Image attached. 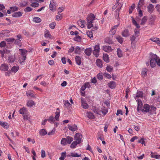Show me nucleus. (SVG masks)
I'll list each match as a JSON object with an SVG mask.
<instances>
[{"instance_id": "11", "label": "nucleus", "mask_w": 160, "mask_h": 160, "mask_svg": "<svg viewBox=\"0 0 160 160\" xmlns=\"http://www.w3.org/2000/svg\"><path fill=\"white\" fill-rule=\"evenodd\" d=\"M122 35L123 37H126L129 36L130 34L128 29H126L122 32Z\"/></svg>"}, {"instance_id": "57", "label": "nucleus", "mask_w": 160, "mask_h": 160, "mask_svg": "<svg viewBox=\"0 0 160 160\" xmlns=\"http://www.w3.org/2000/svg\"><path fill=\"white\" fill-rule=\"evenodd\" d=\"M84 22V21L82 20L78 22V24L80 25V27L81 28H83L84 27V25L83 23Z\"/></svg>"}, {"instance_id": "41", "label": "nucleus", "mask_w": 160, "mask_h": 160, "mask_svg": "<svg viewBox=\"0 0 160 160\" xmlns=\"http://www.w3.org/2000/svg\"><path fill=\"white\" fill-rule=\"evenodd\" d=\"M26 112V109L24 108H21L19 110V113L23 115Z\"/></svg>"}, {"instance_id": "17", "label": "nucleus", "mask_w": 160, "mask_h": 160, "mask_svg": "<svg viewBox=\"0 0 160 160\" xmlns=\"http://www.w3.org/2000/svg\"><path fill=\"white\" fill-rule=\"evenodd\" d=\"M154 6L152 4H149L147 7L148 11L150 13L152 12L154 10Z\"/></svg>"}, {"instance_id": "33", "label": "nucleus", "mask_w": 160, "mask_h": 160, "mask_svg": "<svg viewBox=\"0 0 160 160\" xmlns=\"http://www.w3.org/2000/svg\"><path fill=\"white\" fill-rule=\"evenodd\" d=\"M150 40L157 43H159V42H160L159 38H150Z\"/></svg>"}, {"instance_id": "34", "label": "nucleus", "mask_w": 160, "mask_h": 160, "mask_svg": "<svg viewBox=\"0 0 160 160\" xmlns=\"http://www.w3.org/2000/svg\"><path fill=\"white\" fill-rule=\"evenodd\" d=\"M81 49L78 46H77L75 49V53L76 54H80Z\"/></svg>"}, {"instance_id": "24", "label": "nucleus", "mask_w": 160, "mask_h": 160, "mask_svg": "<svg viewBox=\"0 0 160 160\" xmlns=\"http://www.w3.org/2000/svg\"><path fill=\"white\" fill-rule=\"evenodd\" d=\"M119 24L120 23H119L118 25H115L112 27V29L110 30V32H112V34L114 35L115 34L116 31L115 30H113L116 28L119 25Z\"/></svg>"}, {"instance_id": "49", "label": "nucleus", "mask_w": 160, "mask_h": 160, "mask_svg": "<svg viewBox=\"0 0 160 160\" xmlns=\"http://www.w3.org/2000/svg\"><path fill=\"white\" fill-rule=\"evenodd\" d=\"M67 140L66 138H62L61 141V143L62 145L64 146L67 143Z\"/></svg>"}, {"instance_id": "58", "label": "nucleus", "mask_w": 160, "mask_h": 160, "mask_svg": "<svg viewBox=\"0 0 160 160\" xmlns=\"http://www.w3.org/2000/svg\"><path fill=\"white\" fill-rule=\"evenodd\" d=\"M27 3L25 2H22L20 3V7H24L27 5Z\"/></svg>"}, {"instance_id": "56", "label": "nucleus", "mask_w": 160, "mask_h": 160, "mask_svg": "<svg viewBox=\"0 0 160 160\" xmlns=\"http://www.w3.org/2000/svg\"><path fill=\"white\" fill-rule=\"evenodd\" d=\"M27 95L28 96H29L30 97H35L34 95L29 92H27Z\"/></svg>"}, {"instance_id": "23", "label": "nucleus", "mask_w": 160, "mask_h": 160, "mask_svg": "<svg viewBox=\"0 0 160 160\" xmlns=\"http://www.w3.org/2000/svg\"><path fill=\"white\" fill-rule=\"evenodd\" d=\"M103 60L107 63L109 62V58L108 57V55L107 54H103Z\"/></svg>"}, {"instance_id": "42", "label": "nucleus", "mask_w": 160, "mask_h": 160, "mask_svg": "<svg viewBox=\"0 0 160 160\" xmlns=\"http://www.w3.org/2000/svg\"><path fill=\"white\" fill-rule=\"evenodd\" d=\"M97 78L100 80H102L103 78V74L102 73H99L97 75Z\"/></svg>"}, {"instance_id": "14", "label": "nucleus", "mask_w": 160, "mask_h": 160, "mask_svg": "<svg viewBox=\"0 0 160 160\" xmlns=\"http://www.w3.org/2000/svg\"><path fill=\"white\" fill-rule=\"evenodd\" d=\"M64 105L68 110H70L72 109V105L68 100L65 101Z\"/></svg>"}, {"instance_id": "43", "label": "nucleus", "mask_w": 160, "mask_h": 160, "mask_svg": "<svg viewBox=\"0 0 160 160\" xmlns=\"http://www.w3.org/2000/svg\"><path fill=\"white\" fill-rule=\"evenodd\" d=\"M35 104V103L32 100L29 101L27 104V106L28 107H32Z\"/></svg>"}, {"instance_id": "31", "label": "nucleus", "mask_w": 160, "mask_h": 160, "mask_svg": "<svg viewBox=\"0 0 160 160\" xmlns=\"http://www.w3.org/2000/svg\"><path fill=\"white\" fill-rule=\"evenodd\" d=\"M67 140V143L70 144L73 140V138L72 137L70 136H67L66 138Z\"/></svg>"}, {"instance_id": "3", "label": "nucleus", "mask_w": 160, "mask_h": 160, "mask_svg": "<svg viewBox=\"0 0 160 160\" xmlns=\"http://www.w3.org/2000/svg\"><path fill=\"white\" fill-rule=\"evenodd\" d=\"M100 50V48L99 45H96L95 46L93 53L96 57H98L99 56Z\"/></svg>"}, {"instance_id": "6", "label": "nucleus", "mask_w": 160, "mask_h": 160, "mask_svg": "<svg viewBox=\"0 0 160 160\" xmlns=\"http://www.w3.org/2000/svg\"><path fill=\"white\" fill-rule=\"evenodd\" d=\"M82 136L80 133H76L75 136V141L80 143L81 142V139Z\"/></svg>"}, {"instance_id": "12", "label": "nucleus", "mask_w": 160, "mask_h": 160, "mask_svg": "<svg viewBox=\"0 0 160 160\" xmlns=\"http://www.w3.org/2000/svg\"><path fill=\"white\" fill-rule=\"evenodd\" d=\"M103 50L105 52H110L112 50L111 46H105L103 47Z\"/></svg>"}, {"instance_id": "35", "label": "nucleus", "mask_w": 160, "mask_h": 160, "mask_svg": "<svg viewBox=\"0 0 160 160\" xmlns=\"http://www.w3.org/2000/svg\"><path fill=\"white\" fill-rule=\"evenodd\" d=\"M33 21L36 23H39L41 22L42 20L39 17H36L33 18Z\"/></svg>"}, {"instance_id": "8", "label": "nucleus", "mask_w": 160, "mask_h": 160, "mask_svg": "<svg viewBox=\"0 0 160 160\" xmlns=\"http://www.w3.org/2000/svg\"><path fill=\"white\" fill-rule=\"evenodd\" d=\"M121 6L118 7V8L115 11V18L117 19L118 21L120 20V18L119 17V13Z\"/></svg>"}, {"instance_id": "18", "label": "nucleus", "mask_w": 160, "mask_h": 160, "mask_svg": "<svg viewBox=\"0 0 160 160\" xmlns=\"http://www.w3.org/2000/svg\"><path fill=\"white\" fill-rule=\"evenodd\" d=\"M87 117L89 119H92L94 118L95 116L93 113L91 112H87Z\"/></svg>"}, {"instance_id": "21", "label": "nucleus", "mask_w": 160, "mask_h": 160, "mask_svg": "<svg viewBox=\"0 0 160 160\" xmlns=\"http://www.w3.org/2000/svg\"><path fill=\"white\" fill-rule=\"evenodd\" d=\"M22 13L20 12H14L12 15L13 17L18 18L21 16Z\"/></svg>"}, {"instance_id": "55", "label": "nucleus", "mask_w": 160, "mask_h": 160, "mask_svg": "<svg viewBox=\"0 0 160 160\" xmlns=\"http://www.w3.org/2000/svg\"><path fill=\"white\" fill-rule=\"evenodd\" d=\"M71 156L75 157H78L81 156V155H78L77 153H71Z\"/></svg>"}, {"instance_id": "9", "label": "nucleus", "mask_w": 160, "mask_h": 160, "mask_svg": "<svg viewBox=\"0 0 160 160\" xmlns=\"http://www.w3.org/2000/svg\"><path fill=\"white\" fill-rule=\"evenodd\" d=\"M68 126L69 129L72 132L75 131L78 129L77 127L75 124H74L72 126L68 124Z\"/></svg>"}, {"instance_id": "16", "label": "nucleus", "mask_w": 160, "mask_h": 160, "mask_svg": "<svg viewBox=\"0 0 160 160\" xmlns=\"http://www.w3.org/2000/svg\"><path fill=\"white\" fill-rule=\"evenodd\" d=\"M108 86L112 89L114 88L116 86V84L114 81L110 82L108 84Z\"/></svg>"}, {"instance_id": "53", "label": "nucleus", "mask_w": 160, "mask_h": 160, "mask_svg": "<svg viewBox=\"0 0 160 160\" xmlns=\"http://www.w3.org/2000/svg\"><path fill=\"white\" fill-rule=\"evenodd\" d=\"M135 5L134 4H133L132 6L130 8L129 10V13H132V11L134 8H135Z\"/></svg>"}, {"instance_id": "27", "label": "nucleus", "mask_w": 160, "mask_h": 160, "mask_svg": "<svg viewBox=\"0 0 160 160\" xmlns=\"http://www.w3.org/2000/svg\"><path fill=\"white\" fill-rule=\"evenodd\" d=\"M144 4V0H139L138 6L137 7V9H140V7H142L143 5Z\"/></svg>"}, {"instance_id": "2", "label": "nucleus", "mask_w": 160, "mask_h": 160, "mask_svg": "<svg viewBox=\"0 0 160 160\" xmlns=\"http://www.w3.org/2000/svg\"><path fill=\"white\" fill-rule=\"evenodd\" d=\"M150 61V65L153 68L156 65V63L159 66H160V59L159 57L155 54L151 53Z\"/></svg>"}, {"instance_id": "60", "label": "nucleus", "mask_w": 160, "mask_h": 160, "mask_svg": "<svg viewBox=\"0 0 160 160\" xmlns=\"http://www.w3.org/2000/svg\"><path fill=\"white\" fill-rule=\"evenodd\" d=\"M136 37H137L134 35L130 37V40H131L132 42H135Z\"/></svg>"}, {"instance_id": "52", "label": "nucleus", "mask_w": 160, "mask_h": 160, "mask_svg": "<svg viewBox=\"0 0 160 160\" xmlns=\"http://www.w3.org/2000/svg\"><path fill=\"white\" fill-rule=\"evenodd\" d=\"M73 39L75 41L80 42L81 41V38L80 36H78L77 37L74 38Z\"/></svg>"}, {"instance_id": "19", "label": "nucleus", "mask_w": 160, "mask_h": 160, "mask_svg": "<svg viewBox=\"0 0 160 160\" xmlns=\"http://www.w3.org/2000/svg\"><path fill=\"white\" fill-rule=\"evenodd\" d=\"M156 110V108L153 106H151L150 107V110L149 113L151 115H152L155 113V111Z\"/></svg>"}, {"instance_id": "54", "label": "nucleus", "mask_w": 160, "mask_h": 160, "mask_svg": "<svg viewBox=\"0 0 160 160\" xmlns=\"http://www.w3.org/2000/svg\"><path fill=\"white\" fill-rule=\"evenodd\" d=\"M32 10V8L30 7H27L25 8L24 11L25 12H28L31 11Z\"/></svg>"}, {"instance_id": "48", "label": "nucleus", "mask_w": 160, "mask_h": 160, "mask_svg": "<svg viewBox=\"0 0 160 160\" xmlns=\"http://www.w3.org/2000/svg\"><path fill=\"white\" fill-rule=\"evenodd\" d=\"M10 9L12 12H15L18 11L19 8L16 6L11 7H10Z\"/></svg>"}, {"instance_id": "36", "label": "nucleus", "mask_w": 160, "mask_h": 160, "mask_svg": "<svg viewBox=\"0 0 160 160\" xmlns=\"http://www.w3.org/2000/svg\"><path fill=\"white\" fill-rule=\"evenodd\" d=\"M9 32V31L7 30L2 31L0 35L1 36H7V34Z\"/></svg>"}, {"instance_id": "25", "label": "nucleus", "mask_w": 160, "mask_h": 160, "mask_svg": "<svg viewBox=\"0 0 160 160\" xmlns=\"http://www.w3.org/2000/svg\"><path fill=\"white\" fill-rule=\"evenodd\" d=\"M48 121L51 124L55 123V121L54 118L52 116H50L47 119Z\"/></svg>"}, {"instance_id": "45", "label": "nucleus", "mask_w": 160, "mask_h": 160, "mask_svg": "<svg viewBox=\"0 0 160 160\" xmlns=\"http://www.w3.org/2000/svg\"><path fill=\"white\" fill-rule=\"evenodd\" d=\"M147 21V18L146 17L144 16L142 19L141 22V25H144Z\"/></svg>"}, {"instance_id": "10", "label": "nucleus", "mask_w": 160, "mask_h": 160, "mask_svg": "<svg viewBox=\"0 0 160 160\" xmlns=\"http://www.w3.org/2000/svg\"><path fill=\"white\" fill-rule=\"evenodd\" d=\"M138 102V107L137 108V110L138 112L139 110H141V108L142 106V103L140 99H138L137 100Z\"/></svg>"}, {"instance_id": "30", "label": "nucleus", "mask_w": 160, "mask_h": 160, "mask_svg": "<svg viewBox=\"0 0 160 160\" xmlns=\"http://www.w3.org/2000/svg\"><path fill=\"white\" fill-rule=\"evenodd\" d=\"M8 60L10 63H12L15 60V57L13 56H10L8 57Z\"/></svg>"}, {"instance_id": "59", "label": "nucleus", "mask_w": 160, "mask_h": 160, "mask_svg": "<svg viewBox=\"0 0 160 160\" xmlns=\"http://www.w3.org/2000/svg\"><path fill=\"white\" fill-rule=\"evenodd\" d=\"M5 40L6 41L8 42H13L15 40V39L14 38H8L6 39Z\"/></svg>"}, {"instance_id": "37", "label": "nucleus", "mask_w": 160, "mask_h": 160, "mask_svg": "<svg viewBox=\"0 0 160 160\" xmlns=\"http://www.w3.org/2000/svg\"><path fill=\"white\" fill-rule=\"evenodd\" d=\"M117 54L119 57H121L122 56V51L119 48H118L117 50Z\"/></svg>"}, {"instance_id": "28", "label": "nucleus", "mask_w": 160, "mask_h": 160, "mask_svg": "<svg viewBox=\"0 0 160 160\" xmlns=\"http://www.w3.org/2000/svg\"><path fill=\"white\" fill-rule=\"evenodd\" d=\"M132 23L133 24L135 25V26H136L137 28H140V26L137 23L136 21L135 20L134 18L132 17Z\"/></svg>"}, {"instance_id": "22", "label": "nucleus", "mask_w": 160, "mask_h": 160, "mask_svg": "<svg viewBox=\"0 0 160 160\" xmlns=\"http://www.w3.org/2000/svg\"><path fill=\"white\" fill-rule=\"evenodd\" d=\"M75 59L77 64L78 65H80L81 62V58L80 57L78 56H76Z\"/></svg>"}, {"instance_id": "40", "label": "nucleus", "mask_w": 160, "mask_h": 160, "mask_svg": "<svg viewBox=\"0 0 160 160\" xmlns=\"http://www.w3.org/2000/svg\"><path fill=\"white\" fill-rule=\"evenodd\" d=\"M39 133L41 135L44 136L47 134V132L44 129H42L40 130Z\"/></svg>"}, {"instance_id": "7", "label": "nucleus", "mask_w": 160, "mask_h": 160, "mask_svg": "<svg viewBox=\"0 0 160 160\" xmlns=\"http://www.w3.org/2000/svg\"><path fill=\"white\" fill-rule=\"evenodd\" d=\"M9 68L8 65L7 64H2L0 66V70L3 71H6L8 70Z\"/></svg>"}, {"instance_id": "63", "label": "nucleus", "mask_w": 160, "mask_h": 160, "mask_svg": "<svg viewBox=\"0 0 160 160\" xmlns=\"http://www.w3.org/2000/svg\"><path fill=\"white\" fill-rule=\"evenodd\" d=\"M56 19L58 21L62 19V17L61 15L59 14V15L56 16Z\"/></svg>"}, {"instance_id": "38", "label": "nucleus", "mask_w": 160, "mask_h": 160, "mask_svg": "<svg viewBox=\"0 0 160 160\" xmlns=\"http://www.w3.org/2000/svg\"><path fill=\"white\" fill-rule=\"evenodd\" d=\"M0 125L6 128H7L8 127V124L7 122H0Z\"/></svg>"}, {"instance_id": "44", "label": "nucleus", "mask_w": 160, "mask_h": 160, "mask_svg": "<svg viewBox=\"0 0 160 160\" xmlns=\"http://www.w3.org/2000/svg\"><path fill=\"white\" fill-rule=\"evenodd\" d=\"M105 42L109 44L112 43V41L109 38H107L105 40Z\"/></svg>"}, {"instance_id": "64", "label": "nucleus", "mask_w": 160, "mask_h": 160, "mask_svg": "<svg viewBox=\"0 0 160 160\" xmlns=\"http://www.w3.org/2000/svg\"><path fill=\"white\" fill-rule=\"evenodd\" d=\"M56 23L55 22H52L50 24V27L52 29H54Z\"/></svg>"}, {"instance_id": "4", "label": "nucleus", "mask_w": 160, "mask_h": 160, "mask_svg": "<svg viewBox=\"0 0 160 160\" xmlns=\"http://www.w3.org/2000/svg\"><path fill=\"white\" fill-rule=\"evenodd\" d=\"M56 6V3L54 0H51L50 1L49 5L50 10L51 11H53L54 9Z\"/></svg>"}, {"instance_id": "5", "label": "nucleus", "mask_w": 160, "mask_h": 160, "mask_svg": "<svg viewBox=\"0 0 160 160\" xmlns=\"http://www.w3.org/2000/svg\"><path fill=\"white\" fill-rule=\"evenodd\" d=\"M141 110L142 112H145L146 113L149 112L150 110V106L149 105L145 104L143 106V108L141 109Z\"/></svg>"}, {"instance_id": "46", "label": "nucleus", "mask_w": 160, "mask_h": 160, "mask_svg": "<svg viewBox=\"0 0 160 160\" xmlns=\"http://www.w3.org/2000/svg\"><path fill=\"white\" fill-rule=\"evenodd\" d=\"M55 119L56 120L58 121H59V118L60 116V112H55Z\"/></svg>"}, {"instance_id": "62", "label": "nucleus", "mask_w": 160, "mask_h": 160, "mask_svg": "<svg viewBox=\"0 0 160 160\" xmlns=\"http://www.w3.org/2000/svg\"><path fill=\"white\" fill-rule=\"evenodd\" d=\"M39 4L37 2H33L31 4V6L32 7H37L39 6Z\"/></svg>"}, {"instance_id": "39", "label": "nucleus", "mask_w": 160, "mask_h": 160, "mask_svg": "<svg viewBox=\"0 0 160 160\" xmlns=\"http://www.w3.org/2000/svg\"><path fill=\"white\" fill-rule=\"evenodd\" d=\"M19 67L18 66H14L13 67L11 71L12 72H16L19 69Z\"/></svg>"}, {"instance_id": "50", "label": "nucleus", "mask_w": 160, "mask_h": 160, "mask_svg": "<svg viewBox=\"0 0 160 160\" xmlns=\"http://www.w3.org/2000/svg\"><path fill=\"white\" fill-rule=\"evenodd\" d=\"M22 57H20L19 61L20 63H21L24 62L26 58V56H22Z\"/></svg>"}, {"instance_id": "1", "label": "nucleus", "mask_w": 160, "mask_h": 160, "mask_svg": "<svg viewBox=\"0 0 160 160\" xmlns=\"http://www.w3.org/2000/svg\"><path fill=\"white\" fill-rule=\"evenodd\" d=\"M95 16L93 14L91 13L87 18V27L88 29L92 27V31H88L87 32L88 36L90 38L93 37L92 31L94 32L95 30H97L98 28V26H93L92 24L93 21L95 19Z\"/></svg>"}, {"instance_id": "13", "label": "nucleus", "mask_w": 160, "mask_h": 160, "mask_svg": "<svg viewBox=\"0 0 160 160\" xmlns=\"http://www.w3.org/2000/svg\"><path fill=\"white\" fill-rule=\"evenodd\" d=\"M92 50L91 48H86L84 51L85 54L88 56L91 55Z\"/></svg>"}, {"instance_id": "32", "label": "nucleus", "mask_w": 160, "mask_h": 160, "mask_svg": "<svg viewBox=\"0 0 160 160\" xmlns=\"http://www.w3.org/2000/svg\"><path fill=\"white\" fill-rule=\"evenodd\" d=\"M80 143H78L76 141H74L70 145V147L72 148H75L76 146L78 144H79Z\"/></svg>"}, {"instance_id": "47", "label": "nucleus", "mask_w": 160, "mask_h": 160, "mask_svg": "<svg viewBox=\"0 0 160 160\" xmlns=\"http://www.w3.org/2000/svg\"><path fill=\"white\" fill-rule=\"evenodd\" d=\"M118 41L121 44H122L123 42V39L121 36H118L116 37Z\"/></svg>"}, {"instance_id": "20", "label": "nucleus", "mask_w": 160, "mask_h": 160, "mask_svg": "<svg viewBox=\"0 0 160 160\" xmlns=\"http://www.w3.org/2000/svg\"><path fill=\"white\" fill-rule=\"evenodd\" d=\"M143 92L141 91H138L136 96L135 97V98L136 99V98H142L143 96Z\"/></svg>"}, {"instance_id": "15", "label": "nucleus", "mask_w": 160, "mask_h": 160, "mask_svg": "<svg viewBox=\"0 0 160 160\" xmlns=\"http://www.w3.org/2000/svg\"><path fill=\"white\" fill-rule=\"evenodd\" d=\"M96 65L99 68H102L103 66L102 61L99 59L96 60Z\"/></svg>"}, {"instance_id": "61", "label": "nucleus", "mask_w": 160, "mask_h": 160, "mask_svg": "<svg viewBox=\"0 0 160 160\" xmlns=\"http://www.w3.org/2000/svg\"><path fill=\"white\" fill-rule=\"evenodd\" d=\"M156 19V16L154 15H151L150 17V19H152L151 21L153 22Z\"/></svg>"}, {"instance_id": "51", "label": "nucleus", "mask_w": 160, "mask_h": 160, "mask_svg": "<svg viewBox=\"0 0 160 160\" xmlns=\"http://www.w3.org/2000/svg\"><path fill=\"white\" fill-rule=\"evenodd\" d=\"M81 106L84 109H88L89 107L88 105L86 102L81 104Z\"/></svg>"}, {"instance_id": "26", "label": "nucleus", "mask_w": 160, "mask_h": 160, "mask_svg": "<svg viewBox=\"0 0 160 160\" xmlns=\"http://www.w3.org/2000/svg\"><path fill=\"white\" fill-rule=\"evenodd\" d=\"M19 50L20 51L22 56H26V55L28 52L27 50L24 49H20Z\"/></svg>"}, {"instance_id": "29", "label": "nucleus", "mask_w": 160, "mask_h": 160, "mask_svg": "<svg viewBox=\"0 0 160 160\" xmlns=\"http://www.w3.org/2000/svg\"><path fill=\"white\" fill-rule=\"evenodd\" d=\"M44 36L45 38H50L51 37V35L50 34L49 31L46 30L45 32Z\"/></svg>"}]
</instances>
